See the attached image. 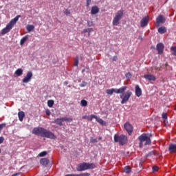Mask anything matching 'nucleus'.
Returning a JSON list of instances; mask_svg holds the SVG:
<instances>
[{
	"label": "nucleus",
	"mask_w": 176,
	"mask_h": 176,
	"mask_svg": "<svg viewBox=\"0 0 176 176\" xmlns=\"http://www.w3.org/2000/svg\"><path fill=\"white\" fill-rule=\"evenodd\" d=\"M91 142H92L93 144H96L98 142V141L97 140V139H91Z\"/></svg>",
	"instance_id": "nucleus-43"
},
{
	"label": "nucleus",
	"mask_w": 176,
	"mask_h": 176,
	"mask_svg": "<svg viewBox=\"0 0 176 176\" xmlns=\"http://www.w3.org/2000/svg\"><path fill=\"white\" fill-rule=\"evenodd\" d=\"M124 127L128 134L131 135V133H133V126L130 123L126 122L124 124Z\"/></svg>",
	"instance_id": "nucleus-12"
},
{
	"label": "nucleus",
	"mask_w": 176,
	"mask_h": 176,
	"mask_svg": "<svg viewBox=\"0 0 176 176\" xmlns=\"http://www.w3.org/2000/svg\"><path fill=\"white\" fill-rule=\"evenodd\" d=\"M158 32L162 34H166V32H167V29L166 28V27L162 26L158 28Z\"/></svg>",
	"instance_id": "nucleus-20"
},
{
	"label": "nucleus",
	"mask_w": 176,
	"mask_h": 176,
	"mask_svg": "<svg viewBox=\"0 0 176 176\" xmlns=\"http://www.w3.org/2000/svg\"><path fill=\"white\" fill-rule=\"evenodd\" d=\"M131 96H133V92H131V91H127L126 93L123 94V95H120V97L122 99L121 104H126V102L130 100Z\"/></svg>",
	"instance_id": "nucleus-8"
},
{
	"label": "nucleus",
	"mask_w": 176,
	"mask_h": 176,
	"mask_svg": "<svg viewBox=\"0 0 176 176\" xmlns=\"http://www.w3.org/2000/svg\"><path fill=\"white\" fill-rule=\"evenodd\" d=\"M87 25L88 27L93 26V21H87Z\"/></svg>",
	"instance_id": "nucleus-40"
},
{
	"label": "nucleus",
	"mask_w": 176,
	"mask_h": 176,
	"mask_svg": "<svg viewBox=\"0 0 176 176\" xmlns=\"http://www.w3.org/2000/svg\"><path fill=\"white\" fill-rule=\"evenodd\" d=\"M125 76H126V79H131V76H132L131 73H130V72L126 73L125 74Z\"/></svg>",
	"instance_id": "nucleus-33"
},
{
	"label": "nucleus",
	"mask_w": 176,
	"mask_h": 176,
	"mask_svg": "<svg viewBox=\"0 0 176 176\" xmlns=\"http://www.w3.org/2000/svg\"><path fill=\"white\" fill-rule=\"evenodd\" d=\"M91 3V0H87V6L89 7Z\"/></svg>",
	"instance_id": "nucleus-46"
},
{
	"label": "nucleus",
	"mask_w": 176,
	"mask_h": 176,
	"mask_svg": "<svg viewBox=\"0 0 176 176\" xmlns=\"http://www.w3.org/2000/svg\"><path fill=\"white\" fill-rule=\"evenodd\" d=\"M1 148H0V153H1Z\"/></svg>",
	"instance_id": "nucleus-53"
},
{
	"label": "nucleus",
	"mask_w": 176,
	"mask_h": 176,
	"mask_svg": "<svg viewBox=\"0 0 176 176\" xmlns=\"http://www.w3.org/2000/svg\"><path fill=\"white\" fill-rule=\"evenodd\" d=\"M122 19H123V10H120L116 13L113 19V25H119Z\"/></svg>",
	"instance_id": "nucleus-7"
},
{
	"label": "nucleus",
	"mask_w": 176,
	"mask_h": 176,
	"mask_svg": "<svg viewBox=\"0 0 176 176\" xmlns=\"http://www.w3.org/2000/svg\"><path fill=\"white\" fill-rule=\"evenodd\" d=\"M96 168V164L83 162L77 167V171H86V170H93Z\"/></svg>",
	"instance_id": "nucleus-3"
},
{
	"label": "nucleus",
	"mask_w": 176,
	"mask_h": 176,
	"mask_svg": "<svg viewBox=\"0 0 176 176\" xmlns=\"http://www.w3.org/2000/svg\"><path fill=\"white\" fill-rule=\"evenodd\" d=\"M99 140H102V137H100V138H99Z\"/></svg>",
	"instance_id": "nucleus-52"
},
{
	"label": "nucleus",
	"mask_w": 176,
	"mask_h": 176,
	"mask_svg": "<svg viewBox=\"0 0 176 176\" xmlns=\"http://www.w3.org/2000/svg\"><path fill=\"white\" fill-rule=\"evenodd\" d=\"M156 50L158 52V54H162L164 52V44L159 43L157 44Z\"/></svg>",
	"instance_id": "nucleus-13"
},
{
	"label": "nucleus",
	"mask_w": 176,
	"mask_h": 176,
	"mask_svg": "<svg viewBox=\"0 0 176 176\" xmlns=\"http://www.w3.org/2000/svg\"><path fill=\"white\" fill-rule=\"evenodd\" d=\"M3 141H5V138L3 137H0V144H3Z\"/></svg>",
	"instance_id": "nucleus-42"
},
{
	"label": "nucleus",
	"mask_w": 176,
	"mask_h": 176,
	"mask_svg": "<svg viewBox=\"0 0 176 176\" xmlns=\"http://www.w3.org/2000/svg\"><path fill=\"white\" fill-rule=\"evenodd\" d=\"M91 31H93V28H87V29H84L82 31V34H86V32H90Z\"/></svg>",
	"instance_id": "nucleus-28"
},
{
	"label": "nucleus",
	"mask_w": 176,
	"mask_h": 176,
	"mask_svg": "<svg viewBox=\"0 0 176 176\" xmlns=\"http://www.w3.org/2000/svg\"><path fill=\"white\" fill-rule=\"evenodd\" d=\"M64 13L66 14V16H68V14H71V11L68 9H66Z\"/></svg>",
	"instance_id": "nucleus-39"
},
{
	"label": "nucleus",
	"mask_w": 176,
	"mask_h": 176,
	"mask_svg": "<svg viewBox=\"0 0 176 176\" xmlns=\"http://www.w3.org/2000/svg\"><path fill=\"white\" fill-rule=\"evenodd\" d=\"M65 176H78V174H68L66 175Z\"/></svg>",
	"instance_id": "nucleus-48"
},
{
	"label": "nucleus",
	"mask_w": 176,
	"mask_h": 176,
	"mask_svg": "<svg viewBox=\"0 0 176 176\" xmlns=\"http://www.w3.org/2000/svg\"><path fill=\"white\" fill-rule=\"evenodd\" d=\"M138 140L140 141L139 145L140 148L144 145V142H145L144 145H150L151 142V138L148 137L146 133L142 134L140 136H139Z\"/></svg>",
	"instance_id": "nucleus-5"
},
{
	"label": "nucleus",
	"mask_w": 176,
	"mask_h": 176,
	"mask_svg": "<svg viewBox=\"0 0 176 176\" xmlns=\"http://www.w3.org/2000/svg\"><path fill=\"white\" fill-rule=\"evenodd\" d=\"M78 64H79V58H76L74 62V67H78Z\"/></svg>",
	"instance_id": "nucleus-38"
},
{
	"label": "nucleus",
	"mask_w": 176,
	"mask_h": 176,
	"mask_svg": "<svg viewBox=\"0 0 176 176\" xmlns=\"http://www.w3.org/2000/svg\"><path fill=\"white\" fill-rule=\"evenodd\" d=\"M124 172L126 173V174H130L131 173V168L129 166H126L124 168Z\"/></svg>",
	"instance_id": "nucleus-24"
},
{
	"label": "nucleus",
	"mask_w": 176,
	"mask_h": 176,
	"mask_svg": "<svg viewBox=\"0 0 176 176\" xmlns=\"http://www.w3.org/2000/svg\"><path fill=\"white\" fill-rule=\"evenodd\" d=\"M81 105L82 107H87V101H86V100H82Z\"/></svg>",
	"instance_id": "nucleus-31"
},
{
	"label": "nucleus",
	"mask_w": 176,
	"mask_h": 176,
	"mask_svg": "<svg viewBox=\"0 0 176 176\" xmlns=\"http://www.w3.org/2000/svg\"><path fill=\"white\" fill-rule=\"evenodd\" d=\"M148 23L149 18H148V16H144L140 21V27H142V28H144V27H146V25H148Z\"/></svg>",
	"instance_id": "nucleus-11"
},
{
	"label": "nucleus",
	"mask_w": 176,
	"mask_h": 176,
	"mask_svg": "<svg viewBox=\"0 0 176 176\" xmlns=\"http://www.w3.org/2000/svg\"><path fill=\"white\" fill-rule=\"evenodd\" d=\"M20 17H21V15H17L14 19H12L6 25V27L2 30V34H8V32H10V30H12V28L16 25V23L17 21H19V19H20Z\"/></svg>",
	"instance_id": "nucleus-2"
},
{
	"label": "nucleus",
	"mask_w": 176,
	"mask_h": 176,
	"mask_svg": "<svg viewBox=\"0 0 176 176\" xmlns=\"http://www.w3.org/2000/svg\"><path fill=\"white\" fill-rule=\"evenodd\" d=\"M87 86V82L85 81H82L81 84H80V87H85Z\"/></svg>",
	"instance_id": "nucleus-34"
},
{
	"label": "nucleus",
	"mask_w": 176,
	"mask_h": 176,
	"mask_svg": "<svg viewBox=\"0 0 176 176\" xmlns=\"http://www.w3.org/2000/svg\"><path fill=\"white\" fill-rule=\"evenodd\" d=\"M127 90V87L122 86L120 89H109L106 90L107 94H109V96H112L113 93H116V94H123Z\"/></svg>",
	"instance_id": "nucleus-4"
},
{
	"label": "nucleus",
	"mask_w": 176,
	"mask_h": 176,
	"mask_svg": "<svg viewBox=\"0 0 176 176\" xmlns=\"http://www.w3.org/2000/svg\"><path fill=\"white\" fill-rule=\"evenodd\" d=\"M63 118H57L54 120V123H56V124H58V126H63Z\"/></svg>",
	"instance_id": "nucleus-22"
},
{
	"label": "nucleus",
	"mask_w": 176,
	"mask_h": 176,
	"mask_svg": "<svg viewBox=\"0 0 176 176\" xmlns=\"http://www.w3.org/2000/svg\"><path fill=\"white\" fill-rule=\"evenodd\" d=\"M77 176H90V173H81V174L77 175Z\"/></svg>",
	"instance_id": "nucleus-36"
},
{
	"label": "nucleus",
	"mask_w": 176,
	"mask_h": 176,
	"mask_svg": "<svg viewBox=\"0 0 176 176\" xmlns=\"http://www.w3.org/2000/svg\"><path fill=\"white\" fill-rule=\"evenodd\" d=\"M15 74L17 75V76H21L23 75V69H18L15 71Z\"/></svg>",
	"instance_id": "nucleus-25"
},
{
	"label": "nucleus",
	"mask_w": 176,
	"mask_h": 176,
	"mask_svg": "<svg viewBox=\"0 0 176 176\" xmlns=\"http://www.w3.org/2000/svg\"><path fill=\"white\" fill-rule=\"evenodd\" d=\"M18 116L20 122H23L24 120V116H25V113H24V111H19L18 113Z\"/></svg>",
	"instance_id": "nucleus-19"
},
{
	"label": "nucleus",
	"mask_w": 176,
	"mask_h": 176,
	"mask_svg": "<svg viewBox=\"0 0 176 176\" xmlns=\"http://www.w3.org/2000/svg\"><path fill=\"white\" fill-rule=\"evenodd\" d=\"M32 134L35 135H40L41 137H45V138H50L51 140H56V135L54 133L47 131L42 127H35L32 131Z\"/></svg>",
	"instance_id": "nucleus-1"
},
{
	"label": "nucleus",
	"mask_w": 176,
	"mask_h": 176,
	"mask_svg": "<svg viewBox=\"0 0 176 176\" xmlns=\"http://www.w3.org/2000/svg\"><path fill=\"white\" fill-rule=\"evenodd\" d=\"M46 155H47V152L46 151H42L41 153H40L38 154V157H43V156H46Z\"/></svg>",
	"instance_id": "nucleus-30"
},
{
	"label": "nucleus",
	"mask_w": 176,
	"mask_h": 176,
	"mask_svg": "<svg viewBox=\"0 0 176 176\" xmlns=\"http://www.w3.org/2000/svg\"><path fill=\"white\" fill-rule=\"evenodd\" d=\"M6 127V123H3L0 124V133L2 131L3 129Z\"/></svg>",
	"instance_id": "nucleus-35"
},
{
	"label": "nucleus",
	"mask_w": 176,
	"mask_h": 176,
	"mask_svg": "<svg viewBox=\"0 0 176 176\" xmlns=\"http://www.w3.org/2000/svg\"><path fill=\"white\" fill-rule=\"evenodd\" d=\"M63 85H65V86H67V85H68V81H65Z\"/></svg>",
	"instance_id": "nucleus-51"
},
{
	"label": "nucleus",
	"mask_w": 176,
	"mask_h": 176,
	"mask_svg": "<svg viewBox=\"0 0 176 176\" xmlns=\"http://www.w3.org/2000/svg\"><path fill=\"white\" fill-rule=\"evenodd\" d=\"M138 39L140 40V41H142V36H139V37H138Z\"/></svg>",
	"instance_id": "nucleus-50"
},
{
	"label": "nucleus",
	"mask_w": 176,
	"mask_h": 176,
	"mask_svg": "<svg viewBox=\"0 0 176 176\" xmlns=\"http://www.w3.org/2000/svg\"><path fill=\"white\" fill-rule=\"evenodd\" d=\"M152 155H154L153 151H151L148 154H147L146 157H148V156H152Z\"/></svg>",
	"instance_id": "nucleus-47"
},
{
	"label": "nucleus",
	"mask_w": 176,
	"mask_h": 176,
	"mask_svg": "<svg viewBox=\"0 0 176 176\" xmlns=\"http://www.w3.org/2000/svg\"><path fill=\"white\" fill-rule=\"evenodd\" d=\"M156 171H159V167L155 166L153 167V173H156Z\"/></svg>",
	"instance_id": "nucleus-37"
},
{
	"label": "nucleus",
	"mask_w": 176,
	"mask_h": 176,
	"mask_svg": "<svg viewBox=\"0 0 176 176\" xmlns=\"http://www.w3.org/2000/svg\"><path fill=\"white\" fill-rule=\"evenodd\" d=\"M32 76V72H28L26 76L22 80L23 83H28L29 82H31Z\"/></svg>",
	"instance_id": "nucleus-9"
},
{
	"label": "nucleus",
	"mask_w": 176,
	"mask_h": 176,
	"mask_svg": "<svg viewBox=\"0 0 176 176\" xmlns=\"http://www.w3.org/2000/svg\"><path fill=\"white\" fill-rule=\"evenodd\" d=\"M94 119H97V116L92 114L89 117H88V120H90V122H91V120H93Z\"/></svg>",
	"instance_id": "nucleus-27"
},
{
	"label": "nucleus",
	"mask_w": 176,
	"mask_h": 176,
	"mask_svg": "<svg viewBox=\"0 0 176 176\" xmlns=\"http://www.w3.org/2000/svg\"><path fill=\"white\" fill-rule=\"evenodd\" d=\"M63 122H72V118H62Z\"/></svg>",
	"instance_id": "nucleus-32"
},
{
	"label": "nucleus",
	"mask_w": 176,
	"mask_h": 176,
	"mask_svg": "<svg viewBox=\"0 0 176 176\" xmlns=\"http://www.w3.org/2000/svg\"><path fill=\"white\" fill-rule=\"evenodd\" d=\"M96 122L100 123V124H104V120L98 117H96Z\"/></svg>",
	"instance_id": "nucleus-29"
},
{
	"label": "nucleus",
	"mask_w": 176,
	"mask_h": 176,
	"mask_svg": "<svg viewBox=\"0 0 176 176\" xmlns=\"http://www.w3.org/2000/svg\"><path fill=\"white\" fill-rule=\"evenodd\" d=\"M82 119H89V116H83Z\"/></svg>",
	"instance_id": "nucleus-49"
},
{
	"label": "nucleus",
	"mask_w": 176,
	"mask_h": 176,
	"mask_svg": "<svg viewBox=\"0 0 176 176\" xmlns=\"http://www.w3.org/2000/svg\"><path fill=\"white\" fill-rule=\"evenodd\" d=\"M89 35H90V32H89Z\"/></svg>",
	"instance_id": "nucleus-54"
},
{
	"label": "nucleus",
	"mask_w": 176,
	"mask_h": 176,
	"mask_svg": "<svg viewBox=\"0 0 176 176\" xmlns=\"http://www.w3.org/2000/svg\"><path fill=\"white\" fill-rule=\"evenodd\" d=\"M100 12V8H98V6H92L91 10V14H97Z\"/></svg>",
	"instance_id": "nucleus-17"
},
{
	"label": "nucleus",
	"mask_w": 176,
	"mask_h": 176,
	"mask_svg": "<svg viewBox=\"0 0 176 176\" xmlns=\"http://www.w3.org/2000/svg\"><path fill=\"white\" fill-rule=\"evenodd\" d=\"M45 113L47 116H50V113H51L50 110L49 109L45 110Z\"/></svg>",
	"instance_id": "nucleus-41"
},
{
	"label": "nucleus",
	"mask_w": 176,
	"mask_h": 176,
	"mask_svg": "<svg viewBox=\"0 0 176 176\" xmlns=\"http://www.w3.org/2000/svg\"><path fill=\"white\" fill-rule=\"evenodd\" d=\"M162 118L166 120V119H167V113H163Z\"/></svg>",
	"instance_id": "nucleus-44"
},
{
	"label": "nucleus",
	"mask_w": 176,
	"mask_h": 176,
	"mask_svg": "<svg viewBox=\"0 0 176 176\" xmlns=\"http://www.w3.org/2000/svg\"><path fill=\"white\" fill-rule=\"evenodd\" d=\"M135 93L137 97H141V96H142V90H141V88H140V86L138 85L135 86Z\"/></svg>",
	"instance_id": "nucleus-15"
},
{
	"label": "nucleus",
	"mask_w": 176,
	"mask_h": 176,
	"mask_svg": "<svg viewBox=\"0 0 176 176\" xmlns=\"http://www.w3.org/2000/svg\"><path fill=\"white\" fill-rule=\"evenodd\" d=\"M35 29V26L33 25H28L26 26V30L28 31V32H31V31H33V30Z\"/></svg>",
	"instance_id": "nucleus-23"
},
{
	"label": "nucleus",
	"mask_w": 176,
	"mask_h": 176,
	"mask_svg": "<svg viewBox=\"0 0 176 176\" xmlns=\"http://www.w3.org/2000/svg\"><path fill=\"white\" fill-rule=\"evenodd\" d=\"M114 142H119L120 145H124L125 144H127V136L116 134L114 135Z\"/></svg>",
	"instance_id": "nucleus-6"
},
{
	"label": "nucleus",
	"mask_w": 176,
	"mask_h": 176,
	"mask_svg": "<svg viewBox=\"0 0 176 176\" xmlns=\"http://www.w3.org/2000/svg\"><path fill=\"white\" fill-rule=\"evenodd\" d=\"M157 25L160 26V24H164L166 23V18L162 14L159 15L156 19Z\"/></svg>",
	"instance_id": "nucleus-10"
},
{
	"label": "nucleus",
	"mask_w": 176,
	"mask_h": 176,
	"mask_svg": "<svg viewBox=\"0 0 176 176\" xmlns=\"http://www.w3.org/2000/svg\"><path fill=\"white\" fill-rule=\"evenodd\" d=\"M28 38H29L28 35H26L25 36L23 37L20 41V45L23 46V45H24V43H25L27 41H28Z\"/></svg>",
	"instance_id": "nucleus-21"
},
{
	"label": "nucleus",
	"mask_w": 176,
	"mask_h": 176,
	"mask_svg": "<svg viewBox=\"0 0 176 176\" xmlns=\"http://www.w3.org/2000/svg\"><path fill=\"white\" fill-rule=\"evenodd\" d=\"M168 151L170 153H176V144H170L169 145Z\"/></svg>",
	"instance_id": "nucleus-16"
},
{
	"label": "nucleus",
	"mask_w": 176,
	"mask_h": 176,
	"mask_svg": "<svg viewBox=\"0 0 176 176\" xmlns=\"http://www.w3.org/2000/svg\"><path fill=\"white\" fill-rule=\"evenodd\" d=\"M40 163L41 164H42L43 166H47L50 162H49V159L47 158H42L41 160H40Z\"/></svg>",
	"instance_id": "nucleus-18"
},
{
	"label": "nucleus",
	"mask_w": 176,
	"mask_h": 176,
	"mask_svg": "<svg viewBox=\"0 0 176 176\" xmlns=\"http://www.w3.org/2000/svg\"><path fill=\"white\" fill-rule=\"evenodd\" d=\"M118 60V56H114L112 58V61H117Z\"/></svg>",
	"instance_id": "nucleus-45"
},
{
	"label": "nucleus",
	"mask_w": 176,
	"mask_h": 176,
	"mask_svg": "<svg viewBox=\"0 0 176 176\" xmlns=\"http://www.w3.org/2000/svg\"><path fill=\"white\" fill-rule=\"evenodd\" d=\"M144 79H146V80H153V82H155V80H156V77H155L152 74H145L144 76Z\"/></svg>",
	"instance_id": "nucleus-14"
},
{
	"label": "nucleus",
	"mask_w": 176,
	"mask_h": 176,
	"mask_svg": "<svg viewBox=\"0 0 176 176\" xmlns=\"http://www.w3.org/2000/svg\"><path fill=\"white\" fill-rule=\"evenodd\" d=\"M53 105H54V100H50L47 101V106L50 108H52L53 107Z\"/></svg>",
	"instance_id": "nucleus-26"
}]
</instances>
